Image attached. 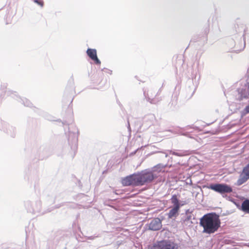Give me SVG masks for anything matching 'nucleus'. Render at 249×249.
Masks as SVG:
<instances>
[{"instance_id":"obj_17","label":"nucleus","mask_w":249,"mask_h":249,"mask_svg":"<svg viewBox=\"0 0 249 249\" xmlns=\"http://www.w3.org/2000/svg\"><path fill=\"white\" fill-rule=\"evenodd\" d=\"M171 202L172 204L173 205V207L177 208L179 209V202L180 200L178 197V195L176 194H174L172 195L171 199Z\"/></svg>"},{"instance_id":"obj_1","label":"nucleus","mask_w":249,"mask_h":249,"mask_svg":"<svg viewBox=\"0 0 249 249\" xmlns=\"http://www.w3.org/2000/svg\"><path fill=\"white\" fill-rule=\"evenodd\" d=\"M225 215L224 213L219 214L215 212L205 214L199 219V225L203 228L202 232L210 234L217 231L221 226L219 217Z\"/></svg>"},{"instance_id":"obj_13","label":"nucleus","mask_w":249,"mask_h":249,"mask_svg":"<svg viewBox=\"0 0 249 249\" xmlns=\"http://www.w3.org/2000/svg\"><path fill=\"white\" fill-rule=\"evenodd\" d=\"M243 40H244V44H243V46L241 47V45H240L239 46V47H238V46H239V44L236 45V41L234 39H231L230 40L229 42L231 43V45L230 46L231 47V48H233L235 49L233 50V52H234L236 53H238L244 49V48L245 47V38H243Z\"/></svg>"},{"instance_id":"obj_38","label":"nucleus","mask_w":249,"mask_h":249,"mask_svg":"<svg viewBox=\"0 0 249 249\" xmlns=\"http://www.w3.org/2000/svg\"><path fill=\"white\" fill-rule=\"evenodd\" d=\"M248 246L249 247V243L248 244Z\"/></svg>"},{"instance_id":"obj_6","label":"nucleus","mask_w":249,"mask_h":249,"mask_svg":"<svg viewBox=\"0 0 249 249\" xmlns=\"http://www.w3.org/2000/svg\"><path fill=\"white\" fill-rule=\"evenodd\" d=\"M139 172L128 175L122 180V184L124 186H141Z\"/></svg>"},{"instance_id":"obj_23","label":"nucleus","mask_w":249,"mask_h":249,"mask_svg":"<svg viewBox=\"0 0 249 249\" xmlns=\"http://www.w3.org/2000/svg\"><path fill=\"white\" fill-rule=\"evenodd\" d=\"M143 94H144V96H145V98L147 102H149L151 104H156L157 103V101L155 98L151 99L150 97H149L148 96L147 97V96L146 95L145 91H143Z\"/></svg>"},{"instance_id":"obj_4","label":"nucleus","mask_w":249,"mask_h":249,"mask_svg":"<svg viewBox=\"0 0 249 249\" xmlns=\"http://www.w3.org/2000/svg\"><path fill=\"white\" fill-rule=\"evenodd\" d=\"M207 187L208 189L219 193L227 200L230 197L227 194L233 192L232 187L225 183H211Z\"/></svg>"},{"instance_id":"obj_14","label":"nucleus","mask_w":249,"mask_h":249,"mask_svg":"<svg viewBox=\"0 0 249 249\" xmlns=\"http://www.w3.org/2000/svg\"><path fill=\"white\" fill-rule=\"evenodd\" d=\"M235 31L236 33L238 34V36H239L240 39L241 40V37H243V38H245L244 36L245 27H244V26L242 24H237L236 25H235Z\"/></svg>"},{"instance_id":"obj_29","label":"nucleus","mask_w":249,"mask_h":249,"mask_svg":"<svg viewBox=\"0 0 249 249\" xmlns=\"http://www.w3.org/2000/svg\"><path fill=\"white\" fill-rule=\"evenodd\" d=\"M243 113L244 114L249 113V104L245 107V108L243 110Z\"/></svg>"},{"instance_id":"obj_34","label":"nucleus","mask_w":249,"mask_h":249,"mask_svg":"<svg viewBox=\"0 0 249 249\" xmlns=\"http://www.w3.org/2000/svg\"><path fill=\"white\" fill-rule=\"evenodd\" d=\"M62 124H63V125H69V123H68L66 121L62 122Z\"/></svg>"},{"instance_id":"obj_30","label":"nucleus","mask_w":249,"mask_h":249,"mask_svg":"<svg viewBox=\"0 0 249 249\" xmlns=\"http://www.w3.org/2000/svg\"><path fill=\"white\" fill-rule=\"evenodd\" d=\"M63 205L62 204H57L56 205H55L54 207H50V208H52L53 209V210L55 209V208H59L60 207H61V206H62Z\"/></svg>"},{"instance_id":"obj_21","label":"nucleus","mask_w":249,"mask_h":249,"mask_svg":"<svg viewBox=\"0 0 249 249\" xmlns=\"http://www.w3.org/2000/svg\"><path fill=\"white\" fill-rule=\"evenodd\" d=\"M164 167V165L162 164H158L152 168L151 170L153 172H160L163 168Z\"/></svg>"},{"instance_id":"obj_9","label":"nucleus","mask_w":249,"mask_h":249,"mask_svg":"<svg viewBox=\"0 0 249 249\" xmlns=\"http://www.w3.org/2000/svg\"><path fill=\"white\" fill-rule=\"evenodd\" d=\"M249 179V163L244 167L240 177L237 181V185H241Z\"/></svg>"},{"instance_id":"obj_5","label":"nucleus","mask_w":249,"mask_h":249,"mask_svg":"<svg viewBox=\"0 0 249 249\" xmlns=\"http://www.w3.org/2000/svg\"><path fill=\"white\" fill-rule=\"evenodd\" d=\"M141 186L152 182L158 178L157 174L149 169H146L139 172Z\"/></svg>"},{"instance_id":"obj_19","label":"nucleus","mask_w":249,"mask_h":249,"mask_svg":"<svg viewBox=\"0 0 249 249\" xmlns=\"http://www.w3.org/2000/svg\"><path fill=\"white\" fill-rule=\"evenodd\" d=\"M45 200L47 201V204L50 205L53 204L56 199V196L52 194H47L45 195Z\"/></svg>"},{"instance_id":"obj_31","label":"nucleus","mask_w":249,"mask_h":249,"mask_svg":"<svg viewBox=\"0 0 249 249\" xmlns=\"http://www.w3.org/2000/svg\"><path fill=\"white\" fill-rule=\"evenodd\" d=\"M98 236H87V239L89 240H93L95 238L97 237Z\"/></svg>"},{"instance_id":"obj_16","label":"nucleus","mask_w":249,"mask_h":249,"mask_svg":"<svg viewBox=\"0 0 249 249\" xmlns=\"http://www.w3.org/2000/svg\"><path fill=\"white\" fill-rule=\"evenodd\" d=\"M196 218L195 217L192 215V214H190L189 215H185L183 216L181 218V222L182 223H185L190 221V223L191 224H194L195 223V221H193V220H196Z\"/></svg>"},{"instance_id":"obj_28","label":"nucleus","mask_w":249,"mask_h":249,"mask_svg":"<svg viewBox=\"0 0 249 249\" xmlns=\"http://www.w3.org/2000/svg\"><path fill=\"white\" fill-rule=\"evenodd\" d=\"M188 203V201L187 200H180L179 209L181 207H182L185 205H186Z\"/></svg>"},{"instance_id":"obj_22","label":"nucleus","mask_w":249,"mask_h":249,"mask_svg":"<svg viewBox=\"0 0 249 249\" xmlns=\"http://www.w3.org/2000/svg\"><path fill=\"white\" fill-rule=\"evenodd\" d=\"M99 77L98 74H93L91 77V82L93 84L94 86H97L99 84L100 82L98 80L96 81V79Z\"/></svg>"},{"instance_id":"obj_2","label":"nucleus","mask_w":249,"mask_h":249,"mask_svg":"<svg viewBox=\"0 0 249 249\" xmlns=\"http://www.w3.org/2000/svg\"><path fill=\"white\" fill-rule=\"evenodd\" d=\"M68 129V134H67L66 132L65 133L67 135L69 145L72 151L71 157L73 158L77 150L79 132L77 127L72 124L69 126Z\"/></svg>"},{"instance_id":"obj_26","label":"nucleus","mask_w":249,"mask_h":249,"mask_svg":"<svg viewBox=\"0 0 249 249\" xmlns=\"http://www.w3.org/2000/svg\"><path fill=\"white\" fill-rule=\"evenodd\" d=\"M34 1L41 7L44 5V2L42 0H34Z\"/></svg>"},{"instance_id":"obj_12","label":"nucleus","mask_w":249,"mask_h":249,"mask_svg":"<svg viewBox=\"0 0 249 249\" xmlns=\"http://www.w3.org/2000/svg\"><path fill=\"white\" fill-rule=\"evenodd\" d=\"M160 248L161 249H178V246L177 244L170 240H161L160 241Z\"/></svg>"},{"instance_id":"obj_24","label":"nucleus","mask_w":249,"mask_h":249,"mask_svg":"<svg viewBox=\"0 0 249 249\" xmlns=\"http://www.w3.org/2000/svg\"><path fill=\"white\" fill-rule=\"evenodd\" d=\"M170 154L178 157H182L185 155V154L184 152H177L176 151L173 150L170 151Z\"/></svg>"},{"instance_id":"obj_33","label":"nucleus","mask_w":249,"mask_h":249,"mask_svg":"<svg viewBox=\"0 0 249 249\" xmlns=\"http://www.w3.org/2000/svg\"><path fill=\"white\" fill-rule=\"evenodd\" d=\"M127 128L128 129H130V123L128 118H127Z\"/></svg>"},{"instance_id":"obj_3","label":"nucleus","mask_w":249,"mask_h":249,"mask_svg":"<svg viewBox=\"0 0 249 249\" xmlns=\"http://www.w3.org/2000/svg\"><path fill=\"white\" fill-rule=\"evenodd\" d=\"M24 207L28 213L37 215H42L53 211L52 208L42 209L41 202L39 199L34 201H25Z\"/></svg>"},{"instance_id":"obj_25","label":"nucleus","mask_w":249,"mask_h":249,"mask_svg":"<svg viewBox=\"0 0 249 249\" xmlns=\"http://www.w3.org/2000/svg\"><path fill=\"white\" fill-rule=\"evenodd\" d=\"M160 245V241H159L157 243L154 244L152 246H148V249H161Z\"/></svg>"},{"instance_id":"obj_15","label":"nucleus","mask_w":249,"mask_h":249,"mask_svg":"<svg viewBox=\"0 0 249 249\" xmlns=\"http://www.w3.org/2000/svg\"><path fill=\"white\" fill-rule=\"evenodd\" d=\"M240 210L245 213L249 214V199L246 198L242 201Z\"/></svg>"},{"instance_id":"obj_37","label":"nucleus","mask_w":249,"mask_h":249,"mask_svg":"<svg viewBox=\"0 0 249 249\" xmlns=\"http://www.w3.org/2000/svg\"><path fill=\"white\" fill-rule=\"evenodd\" d=\"M183 135L187 136L186 134H184Z\"/></svg>"},{"instance_id":"obj_8","label":"nucleus","mask_w":249,"mask_h":249,"mask_svg":"<svg viewBox=\"0 0 249 249\" xmlns=\"http://www.w3.org/2000/svg\"><path fill=\"white\" fill-rule=\"evenodd\" d=\"M0 129L11 137L14 138L16 136L15 127L1 120H0Z\"/></svg>"},{"instance_id":"obj_35","label":"nucleus","mask_w":249,"mask_h":249,"mask_svg":"<svg viewBox=\"0 0 249 249\" xmlns=\"http://www.w3.org/2000/svg\"><path fill=\"white\" fill-rule=\"evenodd\" d=\"M186 127H187V128H192V126L188 125Z\"/></svg>"},{"instance_id":"obj_32","label":"nucleus","mask_w":249,"mask_h":249,"mask_svg":"<svg viewBox=\"0 0 249 249\" xmlns=\"http://www.w3.org/2000/svg\"><path fill=\"white\" fill-rule=\"evenodd\" d=\"M191 213L192 212H191L189 209H188L185 211V215H189L190 214H192Z\"/></svg>"},{"instance_id":"obj_11","label":"nucleus","mask_w":249,"mask_h":249,"mask_svg":"<svg viewBox=\"0 0 249 249\" xmlns=\"http://www.w3.org/2000/svg\"><path fill=\"white\" fill-rule=\"evenodd\" d=\"M87 55L94 61L96 65H100L101 61L97 55V51L95 49L88 48L86 51Z\"/></svg>"},{"instance_id":"obj_7","label":"nucleus","mask_w":249,"mask_h":249,"mask_svg":"<svg viewBox=\"0 0 249 249\" xmlns=\"http://www.w3.org/2000/svg\"><path fill=\"white\" fill-rule=\"evenodd\" d=\"M236 92V98L239 101L243 99H248L249 97V83L246 82L242 87L238 88Z\"/></svg>"},{"instance_id":"obj_10","label":"nucleus","mask_w":249,"mask_h":249,"mask_svg":"<svg viewBox=\"0 0 249 249\" xmlns=\"http://www.w3.org/2000/svg\"><path fill=\"white\" fill-rule=\"evenodd\" d=\"M162 227L161 221L160 218L153 219L148 225V230L157 231L160 230Z\"/></svg>"},{"instance_id":"obj_27","label":"nucleus","mask_w":249,"mask_h":249,"mask_svg":"<svg viewBox=\"0 0 249 249\" xmlns=\"http://www.w3.org/2000/svg\"><path fill=\"white\" fill-rule=\"evenodd\" d=\"M154 119V116L152 114H150L145 116L144 118V120L146 121L147 120H153Z\"/></svg>"},{"instance_id":"obj_36","label":"nucleus","mask_w":249,"mask_h":249,"mask_svg":"<svg viewBox=\"0 0 249 249\" xmlns=\"http://www.w3.org/2000/svg\"><path fill=\"white\" fill-rule=\"evenodd\" d=\"M91 89H96L95 87H91Z\"/></svg>"},{"instance_id":"obj_20","label":"nucleus","mask_w":249,"mask_h":249,"mask_svg":"<svg viewBox=\"0 0 249 249\" xmlns=\"http://www.w3.org/2000/svg\"><path fill=\"white\" fill-rule=\"evenodd\" d=\"M228 200L230 201H231V202H232L233 203H234L235 204V205H236V206L239 210L240 209L241 203H242V201L239 200L237 199L233 198L231 197H229Z\"/></svg>"},{"instance_id":"obj_18","label":"nucleus","mask_w":249,"mask_h":249,"mask_svg":"<svg viewBox=\"0 0 249 249\" xmlns=\"http://www.w3.org/2000/svg\"><path fill=\"white\" fill-rule=\"evenodd\" d=\"M179 209L173 207L167 213L168 218L172 219L173 217H176L178 215Z\"/></svg>"}]
</instances>
